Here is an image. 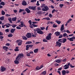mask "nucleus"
<instances>
[{
	"label": "nucleus",
	"mask_w": 75,
	"mask_h": 75,
	"mask_svg": "<svg viewBox=\"0 0 75 75\" xmlns=\"http://www.w3.org/2000/svg\"><path fill=\"white\" fill-rule=\"evenodd\" d=\"M32 43V42L31 41H28L26 43V44H30Z\"/></svg>",
	"instance_id": "cd10ccee"
},
{
	"label": "nucleus",
	"mask_w": 75,
	"mask_h": 75,
	"mask_svg": "<svg viewBox=\"0 0 75 75\" xmlns=\"http://www.w3.org/2000/svg\"><path fill=\"white\" fill-rule=\"evenodd\" d=\"M34 33L35 34V35L33 34V33H32V37H33L36 38L37 35V33L36 32H34Z\"/></svg>",
	"instance_id": "dca6fc26"
},
{
	"label": "nucleus",
	"mask_w": 75,
	"mask_h": 75,
	"mask_svg": "<svg viewBox=\"0 0 75 75\" xmlns=\"http://www.w3.org/2000/svg\"><path fill=\"white\" fill-rule=\"evenodd\" d=\"M7 24L9 25L10 26H12V27L14 28H16V27L17 26V25L16 24L14 25V24H13V25L12 24V25H11V24L9 23H7Z\"/></svg>",
	"instance_id": "ddd939ff"
},
{
	"label": "nucleus",
	"mask_w": 75,
	"mask_h": 75,
	"mask_svg": "<svg viewBox=\"0 0 75 75\" xmlns=\"http://www.w3.org/2000/svg\"><path fill=\"white\" fill-rule=\"evenodd\" d=\"M17 18L16 17L12 18V21H15L16 20Z\"/></svg>",
	"instance_id": "c85d7f7f"
},
{
	"label": "nucleus",
	"mask_w": 75,
	"mask_h": 75,
	"mask_svg": "<svg viewBox=\"0 0 75 75\" xmlns=\"http://www.w3.org/2000/svg\"><path fill=\"white\" fill-rule=\"evenodd\" d=\"M62 67H60V68H59L58 69V70L59 71H61L62 69Z\"/></svg>",
	"instance_id": "774afa93"
},
{
	"label": "nucleus",
	"mask_w": 75,
	"mask_h": 75,
	"mask_svg": "<svg viewBox=\"0 0 75 75\" xmlns=\"http://www.w3.org/2000/svg\"><path fill=\"white\" fill-rule=\"evenodd\" d=\"M29 26L31 28H34V26L33 24L30 25Z\"/></svg>",
	"instance_id": "a18cd8bd"
},
{
	"label": "nucleus",
	"mask_w": 75,
	"mask_h": 75,
	"mask_svg": "<svg viewBox=\"0 0 75 75\" xmlns=\"http://www.w3.org/2000/svg\"><path fill=\"white\" fill-rule=\"evenodd\" d=\"M51 35H52L51 33H50L49 34H48V35L46 37V40H50V39H51Z\"/></svg>",
	"instance_id": "7ed1b4c3"
},
{
	"label": "nucleus",
	"mask_w": 75,
	"mask_h": 75,
	"mask_svg": "<svg viewBox=\"0 0 75 75\" xmlns=\"http://www.w3.org/2000/svg\"><path fill=\"white\" fill-rule=\"evenodd\" d=\"M54 34L56 35V36H59L60 35V33L58 31L54 33Z\"/></svg>",
	"instance_id": "aec40b11"
},
{
	"label": "nucleus",
	"mask_w": 75,
	"mask_h": 75,
	"mask_svg": "<svg viewBox=\"0 0 75 75\" xmlns=\"http://www.w3.org/2000/svg\"><path fill=\"white\" fill-rule=\"evenodd\" d=\"M12 36L13 35L11 33H10L8 35V37H12Z\"/></svg>",
	"instance_id": "c03bdc74"
},
{
	"label": "nucleus",
	"mask_w": 75,
	"mask_h": 75,
	"mask_svg": "<svg viewBox=\"0 0 75 75\" xmlns=\"http://www.w3.org/2000/svg\"><path fill=\"white\" fill-rule=\"evenodd\" d=\"M57 72L60 75H61V72L59 71H57Z\"/></svg>",
	"instance_id": "052dcab7"
},
{
	"label": "nucleus",
	"mask_w": 75,
	"mask_h": 75,
	"mask_svg": "<svg viewBox=\"0 0 75 75\" xmlns=\"http://www.w3.org/2000/svg\"><path fill=\"white\" fill-rule=\"evenodd\" d=\"M16 30L15 28H12L11 29V32L12 33H13L14 31Z\"/></svg>",
	"instance_id": "b1692460"
},
{
	"label": "nucleus",
	"mask_w": 75,
	"mask_h": 75,
	"mask_svg": "<svg viewBox=\"0 0 75 75\" xmlns=\"http://www.w3.org/2000/svg\"><path fill=\"white\" fill-rule=\"evenodd\" d=\"M26 55L28 57H30V53H28V54H26Z\"/></svg>",
	"instance_id": "e2e57ef3"
},
{
	"label": "nucleus",
	"mask_w": 75,
	"mask_h": 75,
	"mask_svg": "<svg viewBox=\"0 0 75 75\" xmlns=\"http://www.w3.org/2000/svg\"><path fill=\"white\" fill-rule=\"evenodd\" d=\"M6 32H7V33H8L9 32V28H7L6 29V30H5Z\"/></svg>",
	"instance_id": "13d9d810"
},
{
	"label": "nucleus",
	"mask_w": 75,
	"mask_h": 75,
	"mask_svg": "<svg viewBox=\"0 0 75 75\" xmlns=\"http://www.w3.org/2000/svg\"><path fill=\"white\" fill-rule=\"evenodd\" d=\"M53 27L54 28H56L57 27V25H55V24H53Z\"/></svg>",
	"instance_id": "37998d69"
},
{
	"label": "nucleus",
	"mask_w": 75,
	"mask_h": 75,
	"mask_svg": "<svg viewBox=\"0 0 75 75\" xmlns=\"http://www.w3.org/2000/svg\"><path fill=\"white\" fill-rule=\"evenodd\" d=\"M62 61V59H57V60H55V62L57 63H60Z\"/></svg>",
	"instance_id": "4468645a"
},
{
	"label": "nucleus",
	"mask_w": 75,
	"mask_h": 75,
	"mask_svg": "<svg viewBox=\"0 0 75 75\" xmlns=\"http://www.w3.org/2000/svg\"><path fill=\"white\" fill-rule=\"evenodd\" d=\"M67 41V39L65 38H63L62 39V42L63 43H65Z\"/></svg>",
	"instance_id": "5701e85b"
},
{
	"label": "nucleus",
	"mask_w": 75,
	"mask_h": 75,
	"mask_svg": "<svg viewBox=\"0 0 75 75\" xmlns=\"http://www.w3.org/2000/svg\"><path fill=\"white\" fill-rule=\"evenodd\" d=\"M46 20L49 21L50 20V18L49 17H46Z\"/></svg>",
	"instance_id": "bf43d9fd"
},
{
	"label": "nucleus",
	"mask_w": 75,
	"mask_h": 75,
	"mask_svg": "<svg viewBox=\"0 0 75 75\" xmlns=\"http://www.w3.org/2000/svg\"><path fill=\"white\" fill-rule=\"evenodd\" d=\"M64 6V4H59V6L60 8H62V7Z\"/></svg>",
	"instance_id": "58836bf2"
},
{
	"label": "nucleus",
	"mask_w": 75,
	"mask_h": 75,
	"mask_svg": "<svg viewBox=\"0 0 75 75\" xmlns=\"http://www.w3.org/2000/svg\"><path fill=\"white\" fill-rule=\"evenodd\" d=\"M66 73V72L65 70H63L62 71V75H65Z\"/></svg>",
	"instance_id": "bb28decb"
},
{
	"label": "nucleus",
	"mask_w": 75,
	"mask_h": 75,
	"mask_svg": "<svg viewBox=\"0 0 75 75\" xmlns=\"http://www.w3.org/2000/svg\"><path fill=\"white\" fill-rule=\"evenodd\" d=\"M46 73H47V72L46 71H43L42 72V73H40V75H45L46 74Z\"/></svg>",
	"instance_id": "412c9836"
},
{
	"label": "nucleus",
	"mask_w": 75,
	"mask_h": 75,
	"mask_svg": "<svg viewBox=\"0 0 75 75\" xmlns=\"http://www.w3.org/2000/svg\"><path fill=\"white\" fill-rule=\"evenodd\" d=\"M1 70L2 72H4L5 71L6 69V68L5 67H1Z\"/></svg>",
	"instance_id": "2eb2a0df"
},
{
	"label": "nucleus",
	"mask_w": 75,
	"mask_h": 75,
	"mask_svg": "<svg viewBox=\"0 0 75 75\" xmlns=\"http://www.w3.org/2000/svg\"><path fill=\"white\" fill-rule=\"evenodd\" d=\"M45 29V28L43 27H40V29L42 30H44Z\"/></svg>",
	"instance_id": "de8ad7c7"
},
{
	"label": "nucleus",
	"mask_w": 75,
	"mask_h": 75,
	"mask_svg": "<svg viewBox=\"0 0 75 75\" xmlns=\"http://www.w3.org/2000/svg\"><path fill=\"white\" fill-rule=\"evenodd\" d=\"M67 34L66 33H64L63 34V37H64L67 36Z\"/></svg>",
	"instance_id": "3c124183"
},
{
	"label": "nucleus",
	"mask_w": 75,
	"mask_h": 75,
	"mask_svg": "<svg viewBox=\"0 0 75 75\" xmlns=\"http://www.w3.org/2000/svg\"><path fill=\"white\" fill-rule=\"evenodd\" d=\"M72 21V19L71 18H70L69 19V20L67 21V23H70V21Z\"/></svg>",
	"instance_id": "f704fd0d"
},
{
	"label": "nucleus",
	"mask_w": 75,
	"mask_h": 75,
	"mask_svg": "<svg viewBox=\"0 0 75 75\" xmlns=\"http://www.w3.org/2000/svg\"><path fill=\"white\" fill-rule=\"evenodd\" d=\"M36 70H38L40 69L39 68V67L38 66L36 67Z\"/></svg>",
	"instance_id": "8fccbe9b"
},
{
	"label": "nucleus",
	"mask_w": 75,
	"mask_h": 75,
	"mask_svg": "<svg viewBox=\"0 0 75 75\" xmlns=\"http://www.w3.org/2000/svg\"><path fill=\"white\" fill-rule=\"evenodd\" d=\"M33 46V45H26V50H28L29 47H32Z\"/></svg>",
	"instance_id": "6e6552de"
},
{
	"label": "nucleus",
	"mask_w": 75,
	"mask_h": 75,
	"mask_svg": "<svg viewBox=\"0 0 75 75\" xmlns=\"http://www.w3.org/2000/svg\"><path fill=\"white\" fill-rule=\"evenodd\" d=\"M8 47H6V46H3V49L5 50L6 51H8Z\"/></svg>",
	"instance_id": "4be33fe9"
},
{
	"label": "nucleus",
	"mask_w": 75,
	"mask_h": 75,
	"mask_svg": "<svg viewBox=\"0 0 75 75\" xmlns=\"http://www.w3.org/2000/svg\"><path fill=\"white\" fill-rule=\"evenodd\" d=\"M0 5H2L3 6H4L5 5V4L4 2L3 1H2L1 2V3L0 4Z\"/></svg>",
	"instance_id": "4c0bfd02"
},
{
	"label": "nucleus",
	"mask_w": 75,
	"mask_h": 75,
	"mask_svg": "<svg viewBox=\"0 0 75 75\" xmlns=\"http://www.w3.org/2000/svg\"><path fill=\"white\" fill-rule=\"evenodd\" d=\"M24 57V54L23 53H20L19 54L17 57L16 60H18V61H19V59L20 58H23Z\"/></svg>",
	"instance_id": "f257e3e1"
},
{
	"label": "nucleus",
	"mask_w": 75,
	"mask_h": 75,
	"mask_svg": "<svg viewBox=\"0 0 75 75\" xmlns=\"http://www.w3.org/2000/svg\"><path fill=\"white\" fill-rule=\"evenodd\" d=\"M36 30L37 31V33H38V34H43L44 33V32L41 30L40 28H37V29H36Z\"/></svg>",
	"instance_id": "f03ea898"
},
{
	"label": "nucleus",
	"mask_w": 75,
	"mask_h": 75,
	"mask_svg": "<svg viewBox=\"0 0 75 75\" xmlns=\"http://www.w3.org/2000/svg\"><path fill=\"white\" fill-rule=\"evenodd\" d=\"M43 42H48V40H46L44 38L43 39Z\"/></svg>",
	"instance_id": "79ce46f5"
},
{
	"label": "nucleus",
	"mask_w": 75,
	"mask_h": 75,
	"mask_svg": "<svg viewBox=\"0 0 75 75\" xmlns=\"http://www.w3.org/2000/svg\"><path fill=\"white\" fill-rule=\"evenodd\" d=\"M19 48L17 46L16 47V49L15 50V51L17 52L19 51V49H18V48Z\"/></svg>",
	"instance_id": "7c9ffc66"
},
{
	"label": "nucleus",
	"mask_w": 75,
	"mask_h": 75,
	"mask_svg": "<svg viewBox=\"0 0 75 75\" xmlns=\"http://www.w3.org/2000/svg\"><path fill=\"white\" fill-rule=\"evenodd\" d=\"M0 35H3V32H1L0 31Z\"/></svg>",
	"instance_id": "338daca9"
},
{
	"label": "nucleus",
	"mask_w": 75,
	"mask_h": 75,
	"mask_svg": "<svg viewBox=\"0 0 75 75\" xmlns=\"http://www.w3.org/2000/svg\"><path fill=\"white\" fill-rule=\"evenodd\" d=\"M58 41L59 42L63 43V39H60L58 40Z\"/></svg>",
	"instance_id": "473e14b6"
},
{
	"label": "nucleus",
	"mask_w": 75,
	"mask_h": 75,
	"mask_svg": "<svg viewBox=\"0 0 75 75\" xmlns=\"http://www.w3.org/2000/svg\"><path fill=\"white\" fill-rule=\"evenodd\" d=\"M28 23H29L30 25H31L32 24V22L31 20H29Z\"/></svg>",
	"instance_id": "864d4df0"
},
{
	"label": "nucleus",
	"mask_w": 75,
	"mask_h": 75,
	"mask_svg": "<svg viewBox=\"0 0 75 75\" xmlns=\"http://www.w3.org/2000/svg\"><path fill=\"white\" fill-rule=\"evenodd\" d=\"M46 6V5L45 4H43L41 5L40 7H41V8H45Z\"/></svg>",
	"instance_id": "393cba45"
},
{
	"label": "nucleus",
	"mask_w": 75,
	"mask_h": 75,
	"mask_svg": "<svg viewBox=\"0 0 75 75\" xmlns=\"http://www.w3.org/2000/svg\"><path fill=\"white\" fill-rule=\"evenodd\" d=\"M15 63L16 64H18L19 63V62L18 60H15L14 61Z\"/></svg>",
	"instance_id": "c9c22d12"
},
{
	"label": "nucleus",
	"mask_w": 75,
	"mask_h": 75,
	"mask_svg": "<svg viewBox=\"0 0 75 75\" xmlns=\"http://www.w3.org/2000/svg\"><path fill=\"white\" fill-rule=\"evenodd\" d=\"M22 5L23 6H26L27 5V2L25 0L22 1Z\"/></svg>",
	"instance_id": "f8f14e48"
},
{
	"label": "nucleus",
	"mask_w": 75,
	"mask_h": 75,
	"mask_svg": "<svg viewBox=\"0 0 75 75\" xmlns=\"http://www.w3.org/2000/svg\"><path fill=\"white\" fill-rule=\"evenodd\" d=\"M16 28L18 29H21V28L19 26H18L16 27Z\"/></svg>",
	"instance_id": "5fc2aeb1"
},
{
	"label": "nucleus",
	"mask_w": 75,
	"mask_h": 75,
	"mask_svg": "<svg viewBox=\"0 0 75 75\" xmlns=\"http://www.w3.org/2000/svg\"><path fill=\"white\" fill-rule=\"evenodd\" d=\"M42 11H40L38 12V14L39 15L42 14Z\"/></svg>",
	"instance_id": "e433bc0d"
},
{
	"label": "nucleus",
	"mask_w": 75,
	"mask_h": 75,
	"mask_svg": "<svg viewBox=\"0 0 75 75\" xmlns=\"http://www.w3.org/2000/svg\"><path fill=\"white\" fill-rule=\"evenodd\" d=\"M4 19V16H2L1 17H0V20L1 21H3Z\"/></svg>",
	"instance_id": "72a5a7b5"
},
{
	"label": "nucleus",
	"mask_w": 75,
	"mask_h": 75,
	"mask_svg": "<svg viewBox=\"0 0 75 75\" xmlns=\"http://www.w3.org/2000/svg\"><path fill=\"white\" fill-rule=\"evenodd\" d=\"M26 36L28 38H31L32 37L31 33H27V34L26 35Z\"/></svg>",
	"instance_id": "0eeeda50"
},
{
	"label": "nucleus",
	"mask_w": 75,
	"mask_h": 75,
	"mask_svg": "<svg viewBox=\"0 0 75 75\" xmlns=\"http://www.w3.org/2000/svg\"><path fill=\"white\" fill-rule=\"evenodd\" d=\"M5 26H6V28H8L10 27V26L9 25H8L7 24H5Z\"/></svg>",
	"instance_id": "680f3d73"
},
{
	"label": "nucleus",
	"mask_w": 75,
	"mask_h": 75,
	"mask_svg": "<svg viewBox=\"0 0 75 75\" xmlns=\"http://www.w3.org/2000/svg\"><path fill=\"white\" fill-rule=\"evenodd\" d=\"M49 9V8L48 6L47 5L45 7V8H42V10L43 11H47Z\"/></svg>",
	"instance_id": "20e7f679"
},
{
	"label": "nucleus",
	"mask_w": 75,
	"mask_h": 75,
	"mask_svg": "<svg viewBox=\"0 0 75 75\" xmlns=\"http://www.w3.org/2000/svg\"><path fill=\"white\" fill-rule=\"evenodd\" d=\"M70 65V63H68L67 64V65L66 64L65 65H64V67H66L64 68V69H68V68H69V67Z\"/></svg>",
	"instance_id": "9b49d317"
},
{
	"label": "nucleus",
	"mask_w": 75,
	"mask_h": 75,
	"mask_svg": "<svg viewBox=\"0 0 75 75\" xmlns=\"http://www.w3.org/2000/svg\"><path fill=\"white\" fill-rule=\"evenodd\" d=\"M49 17L50 18H51L52 17V14H49Z\"/></svg>",
	"instance_id": "09e8293b"
},
{
	"label": "nucleus",
	"mask_w": 75,
	"mask_h": 75,
	"mask_svg": "<svg viewBox=\"0 0 75 75\" xmlns=\"http://www.w3.org/2000/svg\"><path fill=\"white\" fill-rule=\"evenodd\" d=\"M62 43L60 42L59 41H56V45H55L56 47H61Z\"/></svg>",
	"instance_id": "39448f33"
},
{
	"label": "nucleus",
	"mask_w": 75,
	"mask_h": 75,
	"mask_svg": "<svg viewBox=\"0 0 75 75\" xmlns=\"http://www.w3.org/2000/svg\"><path fill=\"white\" fill-rule=\"evenodd\" d=\"M25 11L24 9H20V10L19 11V13H21L22 12H24Z\"/></svg>",
	"instance_id": "2f4dec72"
},
{
	"label": "nucleus",
	"mask_w": 75,
	"mask_h": 75,
	"mask_svg": "<svg viewBox=\"0 0 75 75\" xmlns=\"http://www.w3.org/2000/svg\"><path fill=\"white\" fill-rule=\"evenodd\" d=\"M56 22L58 24H60L61 23V22L60 21H57Z\"/></svg>",
	"instance_id": "49530a36"
},
{
	"label": "nucleus",
	"mask_w": 75,
	"mask_h": 75,
	"mask_svg": "<svg viewBox=\"0 0 75 75\" xmlns=\"http://www.w3.org/2000/svg\"><path fill=\"white\" fill-rule=\"evenodd\" d=\"M36 0H32L31 1V2H36Z\"/></svg>",
	"instance_id": "69168bd1"
},
{
	"label": "nucleus",
	"mask_w": 75,
	"mask_h": 75,
	"mask_svg": "<svg viewBox=\"0 0 75 75\" xmlns=\"http://www.w3.org/2000/svg\"><path fill=\"white\" fill-rule=\"evenodd\" d=\"M37 8H38V10H41V8L40 7H38Z\"/></svg>",
	"instance_id": "0e129e2a"
},
{
	"label": "nucleus",
	"mask_w": 75,
	"mask_h": 75,
	"mask_svg": "<svg viewBox=\"0 0 75 75\" xmlns=\"http://www.w3.org/2000/svg\"><path fill=\"white\" fill-rule=\"evenodd\" d=\"M25 11H26L27 12V13H28L30 12V10L28 8H26L25 9Z\"/></svg>",
	"instance_id": "6ab92c4d"
},
{
	"label": "nucleus",
	"mask_w": 75,
	"mask_h": 75,
	"mask_svg": "<svg viewBox=\"0 0 75 75\" xmlns=\"http://www.w3.org/2000/svg\"><path fill=\"white\" fill-rule=\"evenodd\" d=\"M1 13L2 15L3 16L5 15V13L3 10H2L1 11Z\"/></svg>",
	"instance_id": "a19ab883"
},
{
	"label": "nucleus",
	"mask_w": 75,
	"mask_h": 75,
	"mask_svg": "<svg viewBox=\"0 0 75 75\" xmlns=\"http://www.w3.org/2000/svg\"><path fill=\"white\" fill-rule=\"evenodd\" d=\"M38 49H36L34 50V52L35 53H37L38 52Z\"/></svg>",
	"instance_id": "c756f323"
},
{
	"label": "nucleus",
	"mask_w": 75,
	"mask_h": 75,
	"mask_svg": "<svg viewBox=\"0 0 75 75\" xmlns=\"http://www.w3.org/2000/svg\"><path fill=\"white\" fill-rule=\"evenodd\" d=\"M74 40H75V37L73 36L72 37L69 38V40L71 41H73Z\"/></svg>",
	"instance_id": "a211bd4d"
},
{
	"label": "nucleus",
	"mask_w": 75,
	"mask_h": 75,
	"mask_svg": "<svg viewBox=\"0 0 75 75\" xmlns=\"http://www.w3.org/2000/svg\"><path fill=\"white\" fill-rule=\"evenodd\" d=\"M22 38L23 40H28V38L26 36L24 35L22 36Z\"/></svg>",
	"instance_id": "a878e982"
},
{
	"label": "nucleus",
	"mask_w": 75,
	"mask_h": 75,
	"mask_svg": "<svg viewBox=\"0 0 75 75\" xmlns=\"http://www.w3.org/2000/svg\"><path fill=\"white\" fill-rule=\"evenodd\" d=\"M9 21L11 23H12V21L11 20V18H9L8 19Z\"/></svg>",
	"instance_id": "ea45409f"
},
{
	"label": "nucleus",
	"mask_w": 75,
	"mask_h": 75,
	"mask_svg": "<svg viewBox=\"0 0 75 75\" xmlns=\"http://www.w3.org/2000/svg\"><path fill=\"white\" fill-rule=\"evenodd\" d=\"M63 37V35H60L59 36V38H61Z\"/></svg>",
	"instance_id": "6e6d98bb"
},
{
	"label": "nucleus",
	"mask_w": 75,
	"mask_h": 75,
	"mask_svg": "<svg viewBox=\"0 0 75 75\" xmlns=\"http://www.w3.org/2000/svg\"><path fill=\"white\" fill-rule=\"evenodd\" d=\"M16 42L17 43H18V45L19 46L21 45L22 44V40H16Z\"/></svg>",
	"instance_id": "1a4fd4ad"
},
{
	"label": "nucleus",
	"mask_w": 75,
	"mask_h": 75,
	"mask_svg": "<svg viewBox=\"0 0 75 75\" xmlns=\"http://www.w3.org/2000/svg\"><path fill=\"white\" fill-rule=\"evenodd\" d=\"M64 30V25L63 24L61 25V27L60 28V30L62 31Z\"/></svg>",
	"instance_id": "f3484780"
},
{
	"label": "nucleus",
	"mask_w": 75,
	"mask_h": 75,
	"mask_svg": "<svg viewBox=\"0 0 75 75\" xmlns=\"http://www.w3.org/2000/svg\"><path fill=\"white\" fill-rule=\"evenodd\" d=\"M32 25H33V27H37L38 26L37 25L33 24H32Z\"/></svg>",
	"instance_id": "4d7b16f0"
},
{
	"label": "nucleus",
	"mask_w": 75,
	"mask_h": 75,
	"mask_svg": "<svg viewBox=\"0 0 75 75\" xmlns=\"http://www.w3.org/2000/svg\"><path fill=\"white\" fill-rule=\"evenodd\" d=\"M36 6H29L28 8L32 10H36Z\"/></svg>",
	"instance_id": "423d86ee"
},
{
	"label": "nucleus",
	"mask_w": 75,
	"mask_h": 75,
	"mask_svg": "<svg viewBox=\"0 0 75 75\" xmlns=\"http://www.w3.org/2000/svg\"><path fill=\"white\" fill-rule=\"evenodd\" d=\"M21 23V24L18 25V26L21 28L23 27H26V26L25 25H24V23L23 22L21 21L20 22Z\"/></svg>",
	"instance_id": "9d476101"
},
{
	"label": "nucleus",
	"mask_w": 75,
	"mask_h": 75,
	"mask_svg": "<svg viewBox=\"0 0 75 75\" xmlns=\"http://www.w3.org/2000/svg\"><path fill=\"white\" fill-rule=\"evenodd\" d=\"M39 1H37V4H36V5L38 6H39L40 5V4L39 3Z\"/></svg>",
	"instance_id": "603ef678"
}]
</instances>
